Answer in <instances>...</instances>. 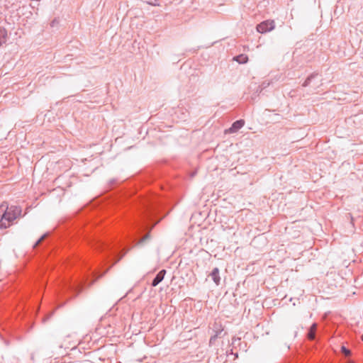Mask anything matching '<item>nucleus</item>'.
I'll list each match as a JSON object with an SVG mask.
<instances>
[{"label":"nucleus","instance_id":"obj_1","mask_svg":"<svg viewBox=\"0 0 363 363\" xmlns=\"http://www.w3.org/2000/svg\"><path fill=\"white\" fill-rule=\"evenodd\" d=\"M21 214V208L18 206L8 207L6 204H1L0 206V228L9 227Z\"/></svg>","mask_w":363,"mask_h":363},{"label":"nucleus","instance_id":"obj_2","mask_svg":"<svg viewBox=\"0 0 363 363\" xmlns=\"http://www.w3.org/2000/svg\"><path fill=\"white\" fill-rule=\"evenodd\" d=\"M274 28V21H266L261 23H259L257 26V30L259 33H264L269 31L272 30Z\"/></svg>","mask_w":363,"mask_h":363},{"label":"nucleus","instance_id":"obj_3","mask_svg":"<svg viewBox=\"0 0 363 363\" xmlns=\"http://www.w3.org/2000/svg\"><path fill=\"white\" fill-rule=\"evenodd\" d=\"M166 271L164 269L161 270L153 279L152 285L153 286H156L157 285H158L163 280Z\"/></svg>","mask_w":363,"mask_h":363},{"label":"nucleus","instance_id":"obj_4","mask_svg":"<svg viewBox=\"0 0 363 363\" xmlns=\"http://www.w3.org/2000/svg\"><path fill=\"white\" fill-rule=\"evenodd\" d=\"M244 124H245V122L242 120H239V121L234 122L233 123L231 128H230L229 132H230V133L236 132L238 130L241 128L244 125Z\"/></svg>","mask_w":363,"mask_h":363},{"label":"nucleus","instance_id":"obj_5","mask_svg":"<svg viewBox=\"0 0 363 363\" xmlns=\"http://www.w3.org/2000/svg\"><path fill=\"white\" fill-rule=\"evenodd\" d=\"M211 277L213 281L216 283V285H218L220 283V276H219V270L218 268H215L212 272L211 273Z\"/></svg>","mask_w":363,"mask_h":363},{"label":"nucleus","instance_id":"obj_6","mask_svg":"<svg viewBox=\"0 0 363 363\" xmlns=\"http://www.w3.org/2000/svg\"><path fill=\"white\" fill-rule=\"evenodd\" d=\"M317 328V325L315 323H313L307 334V337L309 340H313L315 338V334Z\"/></svg>","mask_w":363,"mask_h":363},{"label":"nucleus","instance_id":"obj_7","mask_svg":"<svg viewBox=\"0 0 363 363\" xmlns=\"http://www.w3.org/2000/svg\"><path fill=\"white\" fill-rule=\"evenodd\" d=\"M235 60L239 62V63H241V64H243V63H245L247 62L248 60V57L247 55H240L239 56H237L236 57H235Z\"/></svg>","mask_w":363,"mask_h":363},{"label":"nucleus","instance_id":"obj_8","mask_svg":"<svg viewBox=\"0 0 363 363\" xmlns=\"http://www.w3.org/2000/svg\"><path fill=\"white\" fill-rule=\"evenodd\" d=\"M47 236V234L43 235L33 245V248L36 247Z\"/></svg>","mask_w":363,"mask_h":363},{"label":"nucleus","instance_id":"obj_9","mask_svg":"<svg viewBox=\"0 0 363 363\" xmlns=\"http://www.w3.org/2000/svg\"><path fill=\"white\" fill-rule=\"evenodd\" d=\"M342 352L346 355V356H349L351 352L349 350H347L345 347L342 346Z\"/></svg>","mask_w":363,"mask_h":363},{"label":"nucleus","instance_id":"obj_10","mask_svg":"<svg viewBox=\"0 0 363 363\" xmlns=\"http://www.w3.org/2000/svg\"><path fill=\"white\" fill-rule=\"evenodd\" d=\"M149 237H150L149 234H147L144 238H142V240H140V242H144L145 240L148 239Z\"/></svg>","mask_w":363,"mask_h":363},{"label":"nucleus","instance_id":"obj_11","mask_svg":"<svg viewBox=\"0 0 363 363\" xmlns=\"http://www.w3.org/2000/svg\"><path fill=\"white\" fill-rule=\"evenodd\" d=\"M350 363H352V362H350Z\"/></svg>","mask_w":363,"mask_h":363}]
</instances>
